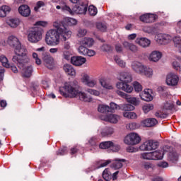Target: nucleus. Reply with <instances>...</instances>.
<instances>
[{"label":"nucleus","mask_w":181,"mask_h":181,"mask_svg":"<svg viewBox=\"0 0 181 181\" xmlns=\"http://www.w3.org/2000/svg\"><path fill=\"white\" fill-rule=\"evenodd\" d=\"M43 30L39 27L32 28L28 34V40L30 43H37L42 40V33Z\"/></svg>","instance_id":"nucleus-5"},{"label":"nucleus","mask_w":181,"mask_h":181,"mask_svg":"<svg viewBox=\"0 0 181 181\" xmlns=\"http://www.w3.org/2000/svg\"><path fill=\"white\" fill-rule=\"evenodd\" d=\"M132 67L136 73H141L142 70H144V66L139 62H134L132 64Z\"/></svg>","instance_id":"nucleus-29"},{"label":"nucleus","mask_w":181,"mask_h":181,"mask_svg":"<svg viewBox=\"0 0 181 181\" xmlns=\"http://www.w3.org/2000/svg\"><path fill=\"white\" fill-rule=\"evenodd\" d=\"M88 12L89 14L90 15V16H95V15H97L98 10L97 9V7L90 5L88 7Z\"/></svg>","instance_id":"nucleus-42"},{"label":"nucleus","mask_w":181,"mask_h":181,"mask_svg":"<svg viewBox=\"0 0 181 181\" xmlns=\"http://www.w3.org/2000/svg\"><path fill=\"white\" fill-rule=\"evenodd\" d=\"M119 80L122 82L117 83V88L122 90V91H125V93H132L134 88L132 86L128 84L132 81V75H131L129 72H121Z\"/></svg>","instance_id":"nucleus-4"},{"label":"nucleus","mask_w":181,"mask_h":181,"mask_svg":"<svg viewBox=\"0 0 181 181\" xmlns=\"http://www.w3.org/2000/svg\"><path fill=\"white\" fill-rule=\"evenodd\" d=\"M100 83L102 87H104V88H107V90H112V86L107 83V82H105V81L100 80Z\"/></svg>","instance_id":"nucleus-54"},{"label":"nucleus","mask_w":181,"mask_h":181,"mask_svg":"<svg viewBox=\"0 0 181 181\" xmlns=\"http://www.w3.org/2000/svg\"><path fill=\"white\" fill-rule=\"evenodd\" d=\"M162 58V52L159 51H153L152 53L150 54V60L151 62H159Z\"/></svg>","instance_id":"nucleus-22"},{"label":"nucleus","mask_w":181,"mask_h":181,"mask_svg":"<svg viewBox=\"0 0 181 181\" xmlns=\"http://www.w3.org/2000/svg\"><path fill=\"white\" fill-rule=\"evenodd\" d=\"M87 62V59L81 56H74L71 57V63L74 66H83Z\"/></svg>","instance_id":"nucleus-12"},{"label":"nucleus","mask_w":181,"mask_h":181,"mask_svg":"<svg viewBox=\"0 0 181 181\" xmlns=\"http://www.w3.org/2000/svg\"><path fill=\"white\" fill-rule=\"evenodd\" d=\"M11 8L9 6H2L0 7V18H5L9 12H11Z\"/></svg>","instance_id":"nucleus-30"},{"label":"nucleus","mask_w":181,"mask_h":181,"mask_svg":"<svg viewBox=\"0 0 181 181\" xmlns=\"http://www.w3.org/2000/svg\"><path fill=\"white\" fill-rule=\"evenodd\" d=\"M141 74L146 75V77H151L152 74H153V70H152V69L149 67L144 66Z\"/></svg>","instance_id":"nucleus-35"},{"label":"nucleus","mask_w":181,"mask_h":181,"mask_svg":"<svg viewBox=\"0 0 181 181\" xmlns=\"http://www.w3.org/2000/svg\"><path fill=\"white\" fill-rule=\"evenodd\" d=\"M83 81L88 87H94L95 84H97V81H95V80H90V76L87 74L83 76Z\"/></svg>","instance_id":"nucleus-26"},{"label":"nucleus","mask_w":181,"mask_h":181,"mask_svg":"<svg viewBox=\"0 0 181 181\" xmlns=\"http://www.w3.org/2000/svg\"><path fill=\"white\" fill-rule=\"evenodd\" d=\"M142 110H143L144 112H145V114H148V112H149V111H152V110H153V105H152V104L144 105L142 107Z\"/></svg>","instance_id":"nucleus-45"},{"label":"nucleus","mask_w":181,"mask_h":181,"mask_svg":"<svg viewBox=\"0 0 181 181\" xmlns=\"http://www.w3.org/2000/svg\"><path fill=\"white\" fill-rule=\"evenodd\" d=\"M155 116L157 117V118H163V119H165V118H167L168 117V114L166 113H163L160 111H158L155 113Z\"/></svg>","instance_id":"nucleus-57"},{"label":"nucleus","mask_w":181,"mask_h":181,"mask_svg":"<svg viewBox=\"0 0 181 181\" xmlns=\"http://www.w3.org/2000/svg\"><path fill=\"white\" fill-rule=\"evenodd\" d=\"M58 23H62L65 27V29H67V26L77 25V20L71 18H66L63 21L59 22Z\"/></svg>","instance_id":"nucleus-19"},{"label":"nucleus","mask_w":181,"mask_h":181,"mask_svg":"<svg viewBox=\"0 0 181 181\" xmlns=\"http://www.w3.org/2000/svg\"><path fill=\"white\" fill-rule=\"evenodd\" d=\"M18 12L21 16L28 18L30 16V7L28 5H22L18 8Z\"/></svg>","instance_id":"nucleus-18"},{"label":"nucleus","mask_w":181,"mask_h":181,"mask_svg":"<svg viewBox=\"0 0 181 181\" xmlns=\"http://www.w3.org/2000/svg\"><path fill=\"white\" fill-rule=\"evenodd\" d=\"M66 154H67V147H62L57 151V155L59 156H63Z\"/></svg>","instance_id":"nucleus-49"},{"label":"nucleus","mask_w":181,"mask_h":181,"mask_svg":"<svg viewBox=\"0 0 181 181\" xmlns=\"http://www.w3.org/2000/svg\"><path fill=\"white\" fill-rule=\"evenodd\" d=\"M159 146V142L153 141V140H148L144 142L139 146L140 151H153L158 149Z\"/></svg>","instance_id":"nucleus-7"},{"label":"nucleus","mask_w":181,"mask_h":181,"mask_svg":"<svg viewBox=\"0 0 181 181\" xmlns=\"http://www.w3.org/2000/svg\"><path fill=\"white\" fill-rule=\"evenodd\" d=\"M86 91L87 93H89V94H91L92 95H96V96L100 95V91L97 90L88 88Z\"/></svg>","instance_id":"nucleus-59"},{"label":"nucleus","mask_w":181,"mask_h":181,"mask_svg":"<svg viewBox=\"0 0 181 181\" xmlns=\"http://www.w3.org/2000/svg\"><path fill=\"white\" fill-rule=\"evenodd\" d=\"M123 108L126 112H131L130 111H134V110H135V107L131 104L124 105Z\"/></svg>","instance_id":"nucleus-51"},{"label":"nucleus","mask_w":181,"mask_h":181,"mask_svg":"<svg viewBox=\"0 0 181 181\" xmlns=\"http://www.w3.org/2000/svg\"><path fill=\"white\" fill-rule=\"evenodd\" d=\"M144 127L147 128H151V127H155L158 124V120L155 118L146 119L142 121Z\"/></svg>","instance_id":"nucleus-21"},{"label":"nucleus","mask_w":181,"mask_h":181,"mask_svg":"<svg viewBox=\"0 0 181 181\" xmlns=\"http://www.w3.org/2000/svg\"><path fill=\"white\" fill-rule=\"evenodd\" d=\"M111 163V160H107L106 161H104L103 163L102 161L97 162V168L96 169H100V168H105L107 165H110Z\"/></svg>","instance_id":"nucleus-44"},{"label":"nucleus","mask_w":181,"mask_h":181,"mask_svg":"<svg viewBox=\"0 0 181 181\" xmlns=\"http://www.w3.org/2000/svg\"><path fill=\"white\" fill-rule=\"evenodd\" d=\"M139 19L141 22H144L145 23H153L158 19V15L146 13L141 16Z\"/></svg>","instance_id":"nucleus-11"},{"label":"nucleus","mask_w":181,"mask_h":181,"mask_svg":"<svg viewBox=\"0 0 181 181\" xmlns=\"http://www.w3.org/2000/svg\"><path fill=\"white\" fill-rule=\"evenodd\" d=\"M116 93L118 95H119L122 98H125L126 100H127L128 103H129L130 104H132V105H138L139 104V102L138 101L136 98H132L131 95L121 90H117Z\"/></svg>","instance_id":"nucleus-10"},{"label":"nucleus","mask_w":181,"mask_h":181,"mask_svg":"<svg viewBox=\"0 0 181 181\" xmlns=\"http://www.w3.org/2000/svg\"><path fill=\"white\" fill-rule=\"evenodd\" d=\"M101 50H103V52H112V46L108 44H104L101 47Z\"/></svg>","instance_id":"nucleus-50"},{"label":"nucleus","mask_w":181,"mask_h":181,"mask_svg":"<svg viewBox=\"0 0 181 181\" xmlns=\"http://www.w3.org/2000/svg\"><path fill=\"white\" fill-rule=\"evenodd\" d=\"M177 83H179V76H177L176 74L171 73L167 75L166 83L168 86H177Z\"/></svg>","instance_id":"nucleus-13"},{"label":"nucleus","mask_w":181,"mask_h":181,"mask_svg":"<svg viewBox=\"0 0 181 181\" xmlns=\"http://www.w3.org/2000/svg\"><path fill=\"white\" fill-rule=\"evenodd\" d=\"M82 149V151H84V148L80 146H75L70 149V155H72L74 156H76L77 153H78V151Z\"/></svg>","instance_id":"nucleus-37"},{"label":"nucleus","mask_w":181,"mask_h":181,"mask_svg":"<svg viewBox=\"0 0 181 181\" xmlns=\"http://www.w3.org/2000/svg\"><path fill=\"white\" fill-rule=\"evenodd\" d=\"M143 159H146L147 160H152V152L144 153L141 154Z\"/></svg>","instance_id":"nucleus-55"},{"label":"nucleus","mask_w":181,"mask_h":181,"mask_svg":"<svg viewBox=\"0 0 181 181\" xmlns=\"http://www.w3.org/2000/svg\"><path fill=\"white\" fill-rule=\"evenodd\" d=\"M127 127L131 131H134V129H136V128H138V125L135 122L129 123Z\"/></svg>","instance_id":"nucleus-62"},{"label":"nucleus","mask_w":181,"mask_h":181,"mask_svg":"<svg viewBox=\"0 0 181 181\" xmlns=\"http://www.w3.org/2000/svg\"><path fill=\"white\" fill-rule=\"evenodd\" d=\"M123 116L129 119H135L137 117L136 113L134 112H124Z\"/></svg>","instance_id":"nucleus-38"},{"label":"nucleus","mask_w":181,"mask_h":181,"mask_svg":"<svg viewBox=\"0 0 181 181\" xmlns=\"http://www.w3.org/2000/svg\"><path fill=\"white\" fill-rule=\"evenodd\" d=\"M64 70L65 73L68 74V76H76V70L73 68V66L70 64H64Z\"/></svg>","instance_id":"nucleus-28"},{"label":"nucleus","mask_w":181,"mask_h":181,"mask_svg":"<svg viewBox=\"0 0 181 181\" xmlns=\"http://www.w3.org/2000/svg\"><path fill=\"white\" fill-rule=\"evenodd\" d=\"M0 62L4 67H9L10 64L8 63V58L5 55L0 56Z\"/></svg>","instance_id":"nucleus-40"},{"label":"nucleus","mask_w":181,"mask_h":181,"mask_svg":"<svg viewBox=\"0 0 181 181\" xmlns=\"http://www.w3.org/2000/svg\"><path fill=\"white\" fill-rule=\"evenodd\" d=\"M118 108V105L115 103L111 102L109 106L110 112H114V110H117Z\"/></svg>","instance_id":"nucleus-58"},{"label":"nucleus","mask_w":181,"mask_h":181,"mask_svg":"<svg viewBox=\"0 0 181 181\" xmlns=\"http://www.w3.org/2000/svg\"><path fill=\"white\" fill-rule=\"evenodd\" d=\"M103 177L106 181L111 180V173L108 170V168H105L103 172Z\"/></svg>","instance_id":"nucleus-39"},{"label":"nucleus","mask_w":181,"mask_h":181,"mask_svg":"<svg viewBox=\"0 0 181 181\" xmlns=\"http://www.w3.org/2000/svg\"><path fill=\"white\" fill-rule=\"evenodd\" d=\"M125 159L116 158L111 165V168L114 169H121L122 168V162H126Z\"/></svg>","instance_id":"nucleus-27"},{"label":"nucleus","mask_w":181,"mask_h":181,"mask_svg":"<svg viewBox=\"0 0 181 181\" xmlns=\"http://www.w3.org/2000/svg\"><path fill=\"white\" fill-rule=\"evenodd\" d=\"M151 93H152V90L145 89L144 92L139 95V97L143 101H152V100H153V96H152Z\"/></svg>","instance_id":"nucleus-17"},{"label":"nucleus","mask_w":181,"mask_h":181,"mask_svg":"<svg viewBox=\"0 0 181 181\" xmlns=\"http://www.w3.org/2000/svg\"><path fill=\"white\" fill-rule=\"evenodd\" d=\"M173 42H174L175 45L176 47H177V46L179 47H180V46H181V39H180V37H174Z\"/></svg>","instance_id":"nucleus-61"},{"label":"nucleus","mask_w":181,"mask_h":181,"mask_svg":"<svg viewBox=\"0 0 181 181\" xmlns=\"http://www.w3.org/2000/svg\"><path fill=\"white\" fill-rule=\"evenodd\" d=\"M173 69H175V70H177V71H180V73H181V66H180V64H179V62H177L176 61L173 62Z\"/></svg>","instance_id":"nucleus-60"},{"label":"nucleus","mask_w":181,"mask_h":181,"mask_svg":"<svg viewBox=\"0 0 181 181\" xmlns=\"http://www.w3.org/2000/svg\"><path fill=\"white\" fill-rule=\"evenodd\" d=\"M100 149H108L111 148L113 152H118L121 149V146L118 144H114L112 141H103L99 144Z\"/></svg>","instance_id":"nucleus-9"},{"label":"nucleus","mask_w":181,"mask_h":181,"mask_svg":"<svg viewBox=\"0 0 181 181\" xmlns=\"http://www.w3.org/2000/svg\"><path fill=\"white\" fill-rule=\"evenodd\" d=\"M114 60L115 62L118 64V66H119V67H125V62H124L122 60H121V59L119 58V57L118 56H115L114 57Z\"/></svg>","instance_id":"nucleus-46"},{"label":"nucleus","mask_w":181,"mask_h":181,"mask_svg":"<svg viewBox=\"0 0 181 181\" xmlns=\"http://www.w3.org/2000/svg\"><path fill=\"white\" fill-rule=\"evenodd\" d=\"M96 28L98 30H100V32H105V30H107V24H105V23L99 22L97 23Z\"/></svg>","instance_id":"nucleus-41"},{"label":"nucleus","mask_w":181,"mask_h":181,"mask_svg":"<svg viewBox=\"0 0 181 181\" xmlns=\"http://www.w3.org/2000/svg\"><path fill=\"white\" fill-rule=\"evenodd\" d=\"M78 52L83 56H86L87 54V52H88V49L87 48V47L81 45V46H79L78 49Z\"/></svg>","instance_id":"nucleus-43"},{"label":"nucleus","mask_w":181,"mask_h":181,"mask_svg":"<svg viewBox=\"0 0 181 181\" xmlns=\"http://www.w3.org/2000/svg\"><path fill=\"white\" fill-rule=\"evenodd\" d=\"M23 77L25 78H30V77H32V74L33 73V67H32V66H28L25 68L23 66Z\"/></svg>","instance_id":"nucleus-23"},{"label":"nucleus","mask_w":181,"mask_h":181,"mask_svg":"<svg viewBox=\"0 0 181 181\" xmlns=\"http://www.w3.org/2000/svg\"><path fill=\"white\" fill-rule=\"evenodd\" d=\"M87 9H88V6L84 3H82L79 6L76 5V6L73 8L74 12L78 13L79 15L86 14L87 13Z\"/></svg>","instance_id":"nucleus-14"},{"label":"nucleus","mask_w":181,"mask_h":181,"mask_svg":"<svg viewBox=\"0 0 181 181\" xmlns=\"http://www.w3.org/2000/svg\"><path fill=\"white\" fill-rule=\"evenodd\" d=\"M141 141V136L136 133H130L124 138V144L127 145H138Z\"/></svg>","instance_id":"nucleus-6"},{"label":"nucleus","mask_w":181,"mask_h":181,"mask_svg":"<svg viewBox=\"0 0 181 181\" xmlns=\"http://www.w3.org/2000/svg\"><path fill=\"white\" fill-rule=\"evenodd\" d=\"M106 121L111 122L112 124H117L118 122V115H109L106 116Z\"/></svg>","instance_id":"nucleus-33"},{"label":"nucleus","mask_w":181,"mask_h":181,"mask_svg":"<svg viewBox=\"0 0 181 181\" xmlns=\"http://www.w3.org/2000/svg\"><path fill=\"white\" fill-rule=\"evenodd\" d=\"M86 35H87V30L80 28L78 30V33H77L78 37H84V36H86Z\"/></svg>","instance_id":"nucleus-53"},{"label":"nucleus","mask_w":181,"mask_h":181,"mask_svg":"<svg viewBox=\"0 0 181 181\" xmlns=\"http://www.w3.org/2000/svg\"><path fill=\"white\" fill-rule=\"evenodd\" d=\"M133 87L136 93H140V91H142V85H141L138 81L134 82Z\"/></svg>","instance_id":"nucleus-47"},{"label":"nucleus","mask_w":181,"mask_h":181,"mask_svg":"<svg viewBox=\"0 0 181 181\" xmlns=\"http://www.w3.org/2000/svg\"><path fill=\"white\" fill-rule=\"evenodd\" d=\"M151 158L152 160H160L161 159H163V153L158 151L151 152Z\"/></svg>","instance_id":"nucleus-32"},{"label":"nucleus","mask_w":181,"mask_h":181,"mask_svg":"<svg viewBox=\"0 0 181 181\" xmlns=\"http://www.w3.org/2000/svg\"><path fill=\"white\" fill-rule=\"evenodd\" d=\"M158 168H168L169 166V163H168V162L166 161H160L158 164Z\"/></svg>","instance_id":"nucleus-64"},{"label":"nucleus","mask_w":181,"mask_h":181,"mask_svg":"<svg viewBox=\"0 0 181 181\" xmlns=\"http://www.w3.org/2000/svg\"><path fill=\"white\" fill-rule=\"evenodd\" d=\"M174 107L175 105H173V103L172 102H166L163 105V110H173Z\"/></svg>","instance_id":"nucleus-48"},{"label":"nucleus","mask_w":181,"mask_h":181,"mask_svg":"<svg viewBox=\"0 0 181 181\" xmlns=\"http://www.w3.org/2000/svg\"><path fill=\"white\" fill-rule=\"evenodd\" d=\"M157 40L160 45H168L172 40V37L168 34L160 33L157 35Z\"/></svg>","instance_id":"nucleus-15"},{"label":"nucleus","mask_w":181,"mask_h":181,"mask_svg":"<svg viewBox=\"0 0 181 181\" xmlns=\"http://www.w3.org/2000/svg\"><path fill=\"white\" fill-rule=\"evenodd\" d=\"M53 26L56 30H49L45 37V42L47 45L54 46L60 43V36L62 40L66 42L67 39L71 37V31L66 28L64 25L54 22Z\"/></svg>","instance_id":"nucleus-1"},{"label":"nucleus","mask_w":181,"mask_h":181,"mask_svg":"<svg viewBox=\"0 0 181 181\" xmlns=\"http://www.w3.org/2000/svg\"><path fill=\"white\" fill-rule=\"evenodd\" d=\"M122 45L124 46V48L127 49V50H130L131 52H133V53H136V52H138V47L132 43L124 41L123 42Z\"/></svg>","instance_id":"nucleus-24"},{"label":"nucleus","mask_w":181,"mask_h":181,"mask_svg":"<svg viewBox=\"0 0 181 181\" xmlns=\"http://www.w3.org/2000/svg\"><path fill=\"white\" fill-rule=\"evenodd\" d=\"M80 45L85 46L86 47H91L94 45V40L90 37H84L80 41Z\"/></svg>","instance_id":"nucleus-25"},{"label":"nucleus","mask_w":181,"mask_h":181,"mask_svg":"<svg viewBox=\"0 0 181 181\" xmlns=\"http://www.w3.org/2000/svg\"><path fill=\"white\" fill-rule=\"evenodd\" d=\"M136 43L141 47H148L151 45V40L146 37L136 38Z\"/></svg>","instance_id":"nucleus-20"},{"label":"nucleus","mask_w":181,"mask_h":181,"mask_svg":"<svg viewBox=\"0 0 181 181\" xmlns=\"http://www.w3.org/2000/svg\"><path fill=\"white\" fill-rule=\"evenodd\" d=\"M78 88V85H76L74 83H65L62 89H59V93L65 98H76V97H78L81 101L91 103L93 98L87 96L86 93L80 91Z\"/></svg>","instance_id":"nucleus-2"},{"label":"nucleus","mask_w":181,"mask_h":181,"mask_svg":"<svg viewBox=\"0 0 181 181\" xmlns=\"http://www.w3.org/2000/svg\"><path fill=\"white\" fill-rule=\"evenodd\" d=\"M42 6H45V2H43L42 1H37L36 6L34 7V11L35 12H37V11H39V9L42 8Z\"/></svg>","instance_id":"nucleus-56"},{"label":"nucleus","mask_w":181,"mask_h":181,"mask_svg":"<svg viewBox=\"0 0 181 181\" xmlns=\"http://www.w3.org/2000/svg\"><path fill=\"white\" fill-rule=\"evenodd\" d=\"M14 52L16 55L12 58V62L17 64L18 69H23L27 63H29V58L28 57V50L24 46L20 45V47L14 48Z\"/></svg>","instance_id":"nucleus-3"},{"label":"nucleus","mask_w":181,"mask_h":181,"mask_svg":"<svg viewBox=\"0 0 181 181\" xmlns=\"http://www.w3.org/2000/svg\"><path fill=\"white\" fill-rule=\"evenodd\" d=\"M37 88H39V84L37 83L32 82L30 84V90H31L32 91L36 93V91H37Z\"/></svg>","instance_id":"nucleus-52"},{"label":"nucleus","mask_w":181,"mask_h":181,"mask_svg":"<svg viewBox=\"0 0 181 181\" xmlns=\"http://www.w3.org/2000/svg\"><path fill=\"white\" fill-rule=\"evenodd\" d=\"M98 111L102 114H107V112H110V106L107 105H100L98 107Z\"/></svg>","instance_id":"nucleus-36"},{"label":"nucleus","mask_w":181,"mask_h":181,"mask_svg":"<svg viewBox=\"0 0 181 181\" xmlns=\"http://www.w3.org/2000/svg\"><path fill=\"white\" fill-rule=\"evenodd\" d=\"M42 62L47 67V69H53V66H54V59H53V57L50 55L49 52H42Z\"/></svg>","instance_id":"nucleus-8"},{"label":"nucleus","mask_w":181,"mask_h":181,"mask_svg":"<svg viewBox=\"0 0 181 181\" xmlns=\"http://www.w3.org/2000/svg\"><path fill=\"white\" fill-rule=\"evenodd\" d=\"M114 134V128L112 127H106L102 132V136H111Z\"/></svg>","instance_id":"nucleus-34"},{"label":"nucleus","mask_w":181,"mask_h":181,"mask_svg":"<svg viewBox=\"0 0 181 181\" xmlns=\"http://www.w3.org/2000/svg\"><path fill=\"white\" fill-rule=\"evenodd\" d=\"M7 43L11 46V47H13V49H16V47H21V42H19V39H18V37H15L14 35L8 37Z\"/></svg>","instance_id":"nucleus-16"},{"label":"nucleus","mask_w":181,"mask_h":181,"mask_svg":"<svg viewBox=\"0 0 181 181\" xmlns=\"http://www.w3.org/2000/svg\"><path fill=\"white\" fill-rule=\"evenodd\" d=\"M7 23L9 26H11V28H18V26L21 25V19L18 18H11L8 20Z\"/></svg>","instance_id":"nucleus-31"},{"label":"nucleus","mask_w":181,"mask_h":181,"mask_svg":"<svg viewBox=\"0 0 181 181\" xmlns=\"http://www.w3.org/2000/svg\"><path fill=\"white\" fill-rule=\"evenodd\" d=\"M6 69H11V70L13 71V73H15V74H18V73H19L16 66L13 65V64H10V66L7 67Z\"/></svg>","instance_id":"nucleus-63"}]
</instances>
